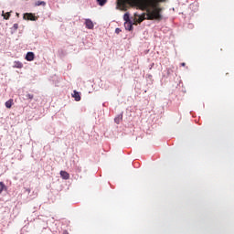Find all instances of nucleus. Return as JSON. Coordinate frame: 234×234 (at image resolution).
I'll list each match as a JSON object with an SVG mask.
<instances>
[{
    "mask_svg": "<svg viewBox=\"0 0 234 234\" xmlns=\"http://www.w3.org/2000/svg\"><path fill=\"white\" fill-rule=\"evenodd\" d=\"M2 16L4 19H9L10 18V12H7L5 14V11L2 12Z\"/></svg>",
    "mask_w": 234,
    "mask_h": 234,
    "instance_id": "f8f14e48",
    "label": "nucleus"
},
{
    "mask_svg": "<svg viewBox=\"0 0 234 234\" xmlns=\"http://www.w3.org/2000/svg\"><path fill=\"white\" fill-rule=\"evenodd\" d=\"M63 234H69V233H67V232H64Z\"/></svg>",
    "mask_w": 234,
    "mask_h": 234,
    "instance_id": "6ab92c4d",
    "label": "nucleus"
},
{
    "mask_svg": "<svg viewBox=\"0 0 234 234\" xmlns=\"http://www.w3.org/2000/svg\"><path fill=\"white\" fill-rule=\"evenodd\" d=\"M120 32H122V29H120L119 27H117V28L115 29V34H120Z\"/></svg>",
    "mask_w": 234,
    "mask_h": 234,
    "instance_id": "f3484780",
    "label": "nucleus"
},
{
    "mask_svg": "<svg viewBox=\"0 0 234 234\" xmlns=\"http://www.w3.org/2000/svg\"><path fill=\"white\" fill-rule=\"evenodd\" d=\"M122 119H123V116L120 114L117 117H115L114 122L115 123H120V122H122Z\"/></svg>",
    "mask_w": 234,
    "mask_h": 234,
    "instance_id": "9d476101",
    "label": "nucleus"
},
{
    "mask_svg": "<svg viewBox=\"0 0 234 234\" xmlns=\"http://www.w3.org/2000/svg\"><path fill=\"white\" fill-rule=\"evenodd\" d=\"M26 98H27V100H34V95H33V94H30V93H27V94L26 95Z\"/></svg>",
    "mask_w": 234,
    "mask_h": 234,
    "instance_id": "2eb2a0df",
    "label": "nucleus"
},
{
    "mask_svg": "<svg viewBox=\"0 0 234 234\" xmlns=\"http://www.w3.org/2000/svg\"><path fill=\"white\" fill-rule=\"evenodd\" d=\"M144 10L146 11L144 18H140L139 23H142L144 19H148L153 21L154 19L160 20L162 19V15H160V9L154 5L153 0H147L143 4Z\"/></svg>",
    "mask_w": 234,
    "mask_h": 234,
    "instance_id": "f257e3e1",
    "label": "nucleus"
},
{
    "mask_svg": "<svg viewBox=\"0 0 234 234\" xmlns=\"http://www.w3.org/2000/svg\"><path fill=\"white\" fill-rule=\"evenodd\" d=\"M97 3L100 6H105L107 0H97Z\"/></svg>",
    "mask_w": 234,
    "mask_h": 234,
    "instance_id": "9b49d317",
    "label": "nucleus"
},
{
    "mask_svg": "<svg viewBox=\"0 0 234 234\" xmlns=\"http://www.w3.org/2000/svg\"><path fill=\"white\" fill-rule=\"evenodd\" d=\"M181 65H182V67H186V63H184V62L181 63Z\"/></svg>",
    "mask_w": 234,
    "mask_h": 234,
    "instance_id": "a211bd4d",
    "label": "nucleus"
},
{
    "mask_svg": "<svg viewBox=\"0 0 234 234\" xmlns=\"http://www.w3.org/2000/svg\"><path fill=\"white\" fill-rule=\"evenodd\" d=\"M85 26L89 30H92V28H94V23H92V20L89 18L85 20Z\"/></svg>",
    "mask_w": 234,
    "mask_h": 234,
    "instance_id": "f03ea898",
    "label": "nucleus"
},
{
    "mask_svg": "<svg viewBox=\"0 0 234 234\" xmlns=\"http://www.w3.org/2000/svg\"><path fill=\"white\" fill-rule=\"evenodd\" d=\"M45 5H47V3H45V1H37L36 3V6H45Z\"/></svg>",
    "mask_w": 234,
    "mask_h": 234,
    "instance_id": "ddd939ff",
    "label": "nucleus"
},
{
    "mask_svg": "<svg viewBox=\"0 0 234 234\" xmlns=\"http://www.w3.org/2000/svg\"><path fill=\"white\" fill-rule=\"evenodd\" d=\"M17 28H19V25L18 24H14L12 30H14V32H16V30H17Z\"/></svg>",
    "mask_w": 234,
    "mask_h": 234,
    "instance_id": "dca6fc26",
    "label": "nucleus"
},
{
    "mask_svg": "<svg viewBox=\"0 0 234 234\" xmlns=\"http://www.w3.org/2000/svg\"><path fill=\"white\" fill-rule=\"evenodd\" d=\"M60 176L63 180H69L70 178V175L67 171H60Z\"/></svg>",
    "mask_w": 234,
    "mask_h": 234,
    "instance_id": "39448f33",
    "label": "nucleus"
},
{
    "mask_svg": "<svg viewBox=\"0 0 234 234\" xmlns=\"http://www.w3.org/2000/svg\"><path fill=\"white\" fill-rule=\"evenodd\" d=\"M34 58H36L34 52H27L26 55L27 61H34Z\"/></svg>",
    "mask_w": 234,
    "mask_h": 234,
    "instance_id": "7ed1b4c3",
    "label": "nucleus"
},
{
    "mask_svg": "<svg viewBox=\"0 0 234 234\" xmlns=\"http://www.w3.org/2000/svg\"><path fill=\"white\" fill-rule=\"evenodd\" d=\"M13 67L14 69H23V63L20 61H15Z\"/></svg>",
    "mask_w": 234,
    "mask_h": 234,
    "instance_id": "0eeeda50",
    "label": "nucleus"
},
{
    "mask_svg": "<svg viewBox=\"0 0 234 234\" xmlns=\"http://www.w3.org/2000/svg\"><path fill=\"white\" fill-rule=\"evenodd\" d=\"M123 19H124L125 23H126L127 21H131V19L129 18V13H125V14H124Z\"/></svg>",
    "mask_w": 234,
    "mask_h": 234,
    "instance_id": "4468645a",
    "label": "nucleus"
},
{
    "mask_svg": "<svg viewBox=\"0 0 234 234\" xmlns=\"http://www.w3.org/2000/svg\"><path fill=\"white\" fill-rule=\"evenodd\" d=\"M72 98H74L75 101H81V95H80V92H78L77 90L73 91Z\"/></svg>",
    "mask_w": 234,
    "mask_h": 234,
    "instance_id": "20e7f679",
    "label": "nucleus"
},
{
    "mask_svg": "<svg viewBox=\"0 0 234 234\" xmlns=\"http://www.w3.org/2000/svg\"><path fill=\"white\" fill-rule=\"evenodd\" d=\"M12 105H14V100L10 99L5 102L6 109H12Z\"/></svg>",
    "mask_w": 234,
    "mask_h": 234,
    "instance_id": "6e6552de",
    "label": "nucleus"
},
{
    "mask_svg": "<svg viewBox=\"0 0 234 234\" xmlns=\"http://www.w3.org/2000/svg\"><path fill=\"white\" fill-rule=\"evenodd\" d=\"M6 190V186L4 182H0V195L3 193V191Z\"/></svg>",
    "mask_w": 234,
    "mask_h": 234,
    "instance_id": "1a4fd4ad",
    "label": "nucleus"
},
{
    "mask_svg": "<svg viewBox=\"0 0 234 234\" xmlns=\"http://www.w3.org/2000/svg\"><path fill=\"white\" fill-rule=\"evenodd\" d=\"M124 27L126 30H133V22L131 21H127V22H124Z\"/></svg>",
    "mask_w": 234,
    "mask_h": 234,
    "instance_id": "423d86ee",
    "label": "nucleus"
}]
</instances>
